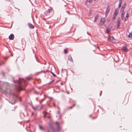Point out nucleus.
Returning <instances> with one entry per match:
<instances>
[{
    "instance_id": "f257e3e1",
    "label": "nucleus",
    "mask_w": 132,
    "mask_h": 132,
    "mask_svg": "<svg viewBox=\"0 0 132 132\" xmlns=\"http://www.w3.org/2000/svg\"><path fill=\"white\" fill-rule=\"evenodd\" d=\"M13 82L14 83H16L17 85L16 86V89L17 92H19L23 90L22 88V83L25 82V81L23 79L19 78L18 80H14Z\"/></svg>"
},
{
    "instance_id": "f03ea898",
    "label": "nucleus",
    "mask_w": 132,
    "mask_h": 132,
    "mask_svg": "<svg viewBox=\"0 0 132 132\" xmlns=\"http://www.w3.org/2000/svg\"><path fill=\"white\" fill-rule=\"evenodd\" d=\"M1 82L0 81V88L3 90L4 93H10V89L9 84L7 83H5L2 86H1Z\"/></svg>"
},
{
    "instance_id": "7ed1b4c3",
    "label": "nucleus",
    "mask_w": 132,
    "mask_h": 132,
    "mask_svg": "<svg viewBox=\"0 0 132 132\" xmlns=\"http://www.w3.org/2000/svg\"><path fill=\"white\" fill-rule=\"evenodd\" d=\"M105 22V19L104 18H102L99 23L98 25L99 26L101 27L103 26Z\"/></svg>"
},
{
    "instance_id": "20e7f679",
    "label": "nucleus",
    "mask_w": 132,
    "mask_h": 132,
    "mask_svg": "<svg viewBox=\"0 0 132 132\" xmlns=\"http://www.w3.org/2000/svg\"><path fill=\"white\" fill-rule=\"evenodd\" d=\"M112 27V26L111 24L109 25L108 27L106 28V33H108V32L111 29Z\"/></svg>"
},
{
    "instance_id": "39448f33",
    "label": "nucleus",
    "mask_w": 132,
    "mask_h": 132,
    "mask_svg": "<svg viewBox=\"0 0 132 132\" xmlns=\"http://www.w3.org/2000/svg\"><path fill=\"white\" fill-rule=\"evenodd\" d=\"M117 23V27H119L120 26V17H118Z\"/></svg>"
},
{
    "instance_id": "423d86ee",
    "label": "nucleus",
    "mask_w": 132,
    "mask_h": 132,
    "mask_svg": "<svg viewBox=\"0 0 132 132\" xmlns=\"http://www.w3.org/2000/svg\"><path fill=\"white\" fill-rule=\"evenodd\" d=\"M126 6L125 4V3L124 4H123V6H122L120 10V12L121 13H125L124 11V9L125 8Z\"/></svg>"
},
{
    "instance_id": "0eeeda50",
    "label": "nucleus",
    "mask_w": 132,
    "mask_h": 132,
    "mask_svg": "<svg viewBox=\"0 0 132 132\" xmlns=\"http://www.w3.org/2000/svg\"><path fill=\"white\" fill-rule=\"evenodd\" d=\"M39 127L40 129L43 132H45V129L43 126L40 125L39 126Z\"/></svg>"
},
{
    "instance_id": "6e6552de",
    "label": "nucleus",
    "mask_w": 132,
    "mask_h": 132,
    "mask_svg": "<svg viewBox=\"0 0 132 132\" xmlns=\"http://www.w3.org/2000/svg\"><path fill=\"white\" fill-rule=\"evenodd\" d=\"M28 26L29 28L31 29H34L35 28L34 26L32 24L30 23H28Z\"/></svg>"
},
{
    "instance_id": "1a4fd4ad",
    "label": "nucleus",
    "mask_w": 132,
    "mask_h": 132,
    "mask_svg": "<svg viewBox=\"0 0 132 132\" xmlns=\"http://www.w3.org/2000/svg\"><path fill=\"white\" fill-rule=\"evenodd\" d=\"M9 39L10 40H13L14 38V35L13 34H11L9 36Z\"/></svg>"
},
{
    "instance_id": "9d476101",
    "label": "nucleus",
    "mask_w": 132,
    "mask_h": 132,
    "mask_svg": "<svg viewBox=\"0 0 132 132\" xmlns=\"http://www.w3.org/2000/svg\"><path fill=\"white\" fill-rule=\"evenodd\" d=\"M49 126L53 132H55V130L51 124H49Z\"/></svg>"
},
{
    "instance_id": "9b49d317",
    "label": "nucleus",
    "mask_w": 132,
    "mask_h": 132,
    "mask_svg": "<svg viewBox=\"0 0 132 132\" xmlns=\"http://www.w3.org/2000/svg\"><path fill=\"white\" fill-rule=\"evenodd\" d=\"M110 9H109V6H108V7L107 8L106 11L105 12V15L106 16L109 13V11Z\"/></svg>"
},
{
    "instance_id": "f8f14e48",
    "label": "nucleus",
    "mask_w": 132,
    "mask_h": 132,
    "mask_svg": "<svg viewBox=\"0 0 132 132\" xmlns=\"http://www.w3.org/2000/svg\"><path fill=\"white\" fill-rule=\"evenodd\" d=\"M118 11L119 10L118 9H116L115 10L114 12L113 15H114V16H117L118 13Z\"/></svg>"
},
{
    "instance_id": "ddd939ff",
    "label": "nucleus",
    "mask_w": 132,
    "mask_h": 132,
    "mask_svg": "<svg viewBox=\"0 0 132 132\" xmlns=\"http://www.w3.org/2000/svg\"><path fill=\"white\" fill-rule=\"evenodd\" d=\"M121 49L125 52H127L128 51V49L125 46L122 47Z\"/></svg>"
},
{
    "instance_id": "4468645a",
    "label": "nucleus",
    "mask_w": 132,
    "mask_h": 132,
    "mask_svg": "<svg viewBox=\"0 0 132 132\" xmlns=\"http://www.w3.org/2000/svg\"><path fill=\"white\" fill-rule=\"evenodd\" d=\"M68 59L71 62H73V61L71 55H69L68 56Z\"/></svg>"
},
{
    "instance_id": "2eb2a0df",
    "label": "nucleus",
    "mask_w": 132,
    "mask_h": 132,
    "mask_svg": "<svg viewBox=\"0 0 132 132\" xmlns=\"http://www.w3.org/2000/svg\"><path fill=\"white\" fill-rule=\"evenodd\" d=\"M122 0H119V3L118 8H119L121 6V4L122 3Z\"/></svg>"
},
{
    "instance_id": "dca6fc26",
    "label": "nucleus",
    "mask_w": 132,
    "mask_h": 132,
    "mask_svg": "<svg viewBox=\"0 0 132 132\" xmlns=\"http://www.w3.org/2000/svg\"><path fill=\"white\" fill-rule=\"evenodd\" d=\"M53 9L52 8H50V9H48L47 12V13H50L53 10Z\"/></svg>"
},
{
    "instance_id": "f3484780",
    "label": "nucleus",
    "mask_w": 132,
    "mask_h": 132,
    "mask_svg": "<svg viewBox=\"0 0 132 132\" xmlns=\"http://www.w3.org/2000/svg\"><path fill=\"white\" fill-rule=\"evenodd\" d=\"M125 13H121V19L122 20H123L124 16Z\"/></svg>"
},
{
    "instance_id": "a211bd4d",
    "label": "nucleus",
    "mask_w": 132,
    "mask_h": 132,
    "mask_svg": "<svg viewBox=\"0 0 132 132\" xmlns=\"http://www.w3.org/2000/svg\"><path fill=\"white\" fill-rule=\"evenodd\" d=\"M98 14H97L95 16V19H94V22H96V20L97 19H98Z\"/></svg>"
},
{
    "instance_id": "6ab92c4d",
    "label": "nucleus",
    "mask_w": 132,
    "mask_h": 132,
    "mask_svg": "<svg viewBox=\"0 0 132 132\" xmlns=\"http://www.w3.org/2000/svg\"><path fill=\"white\" fill-rule=\"evenodd\" d=\"M57 131L58 132H60V128L59 126H57Z\"/></svg>"
},
{
    "instance_id": "aec40b11",
    "label": "nucleus",
    "mask_w": 132,
    "mask_h": 132,
    "mask_svg": "<svg viewBox=\"0 0 132 132\" xmlns=\"http://www.w3.org/2000/svg\"><path fill=\"white\" fill-rule=\"evenodd\" d=\"M43 114H44V118H45V116L46 115V114H47L46 112H45V111H44L43 112Z\"/></svg>"
},
{
    "instance_id": "412c9836",
    "label": "nucleus",
    "mask_w": 132,
    "mask_h": 132,
    "mask_svg": "<svg viewBox=\"0 0 132 132\" xmlns=\"http://www.w3.org/2000/svg\"><path fill=\"white\" fill-rule=\"evenodd\" d=\"M129 13H127L126 15V17L127 18H128L129 16Z\"/></svg>"
},
{
    "instance_id": "4be33fe9",
    "label": "nucleus",
    "mask_w": 132,
    "mask_h": 132,
    "mask_svg": "<svg viewBox=\"0 0 132 132\" xmlns=\"http://www.w3.org/2000/svg\"><path fill=\"white\" fill-rule=\"evenodd\" d=\"M116 17V16H114V15H113V18L112 19V21H113V20H114L115 19Z\"/></svg>"
},
{
    "instance_id": "5701e85b",
    "label": "nucleus",
    "mask_w": 132,
    "mask_h": 132,
    "mask_svg": "<svg viewBox=\"0 0 132 132\" xmlns=\"http://www.w3.org/2000/svg\"><path fill=\"white\" fill-rule=\"evenodd\" d=\"M128 37L129 38H131L132 37V35L131 34H129L128 35Z\"/></svg>"
},
{
    "instance_id": "b1692460",
    "label": "nucleus",
    "mask_w": 132,
    "mask_h": 132,
    "mask_svg": "<svg viewBox=\"0 0 132 132\" xmlns=\"http://www.w3.org/2000/svg\"><path fill=\"white\" fill-rule=\"evenodd\" d=\"M27 79L28 80H30L32 79V78L31 77H27Z\"/></svg>"
},
{
    "instance_id": "393cba45",
    "label": "nucleus",
    "mask_w": 132,
    "mask_h": 132,
    "mask_svg": "<svg viewBox=\"0 0 132 132\" xmlns=\"http://www.w3.org/2000/svg\"><path fill=\"white\" fill-rule=\"evenodd\" d=\"M67 50V49H65L64 50V52L65 54H66L68 52V51H66Z\"/></svg>"
},
{
    "instance_id": "a878e982",
    "label": "nucleus",
    "mask_w": 132,
    "mask_h": 132,
    "mask_svg": "<svg viewBox=\"0 0 132 132\" xmlns=\"http://www.w3.org/2000/svg\"><path fill=\"white\" fill-rule=\"evenodd\" d=\"M51 73H52V74L53 75L54 77H55L56 76V75H55L53 73V72H52L51 71Z\"/></svg>"
},
{
    "instance_id": "bb28decb",
    "label": "nucleus",
    "mask_w": 132,
    "mask_h": 132,
    "mask_svg": "<svg viewBox=\"0 0 132 132\" xmlns=\"http://www.w3.org/2000/svg\"><path fill=\"white\" fill-rule=\"evenodd\" d=\"M111 18L110 17H108V18L107 20L108 21H109L110 20Z\"/></svg>"
},
{
    "instance_id": "cd10ccee",
    "label": "nucleus",
    "mask_w": 132,
    "mask_h": 132,
    "mask_svg": "<svg viewBox=\"0 0 132 132\" xmlns=\"http://www.w3.org/2000/svg\"><path fill=\"white\" fill-rule=\"evenodd\" d=\"M75 105V104H74L72 106H70L69 107V108L70 109H71Z\"/></svg>"
},
{
    "instance_id": "c85d7f7f",
    "label": "nucleus",
    "mask_w": 132,
    "mask_h": 132,
    "mask_svg": "<svg viewBox=\"0 0 132 132\" xmlns=\"http://www.w3.org/2000/svg\"><path fill=\"white\" fill-rule=\"evenodd\" d=\"M54 81V80H52L51 82L49 83V84H51V83L53 82Z\"/></svg>"
},
{
    "instance_id": "c756f323",
    "label": "nucleus",
    "mask_w": 132,
    "mask_h": 132,
    "mask_svg": "<svg viewBox=\"0 0 132 132\" xmlns=\"http://www.w3.org/2000/svg\"><path fill=\"white\" fill-rule=\"evenodd\" d=\"M56 125H57V126H59V122H56Z\"/></svg>"
},
{
    "instance_id": "7c9ffc66",
    "label": "nucleus",
    "mask_w": 132,
    "mask_h": 132,
    "mask_svg": "<svg viewBox=\"0 0 132 132\" xmlns=\"http://www.w3.org/2000/svg\"><path fill=\"white\" fill-rule=\"evenodd\" d=\"M92 0H89V3H91V2H92Z\"/></svg>"
},
{
    "instance_id": "2f4dec72",
    "label": "nucleus",
    "mask_w": 132,
    "mask_h": 132,
    "mask_svg": "<svg viewBox=\"0 0 132 132\" xmlns=\"http://www.w3.org/2000/svg\"><path fill=\"white\" fill-rule=\"evenodd\" d=\"M128 18H127L126 17L125 19V21H126L128 19Z\"/></svg>"
},
{
    "instance_id": "473e14b6",
    "label": "nucleus",
    "mask_w": 132,
    "mask_h": 132,
    "mask_svg": "<svg viewBox=\"0 0 132 132\" xmlns=\"http://www.w3.org/2000/svg\"><path fill=\"white\" fill-rule=\"evenodd\" d=\"M35 94H39V93H38L37 92H36V91H35Z\"/></svg>"
},
{
    "instance_id": "72a5a7b5",
    "label": "nucleus",
    "mask_w": 132,
    "mask_h": 132,
    "mask_svg": "<svg viewBox=\"0 0 132 132\" xmlns=\"http://www.w3.org/2000/svg\"><path fill=\"white\" fill-rule=\"evenodd\" d=\"M33 109H37V108H35L34 107H33Z\"/></svg>"
},
{
    "instance_id": "f704fd0d",
    "label": "nucleus",
    "mask_w": 132,
    "mask_h": 132,
    "mask_svg": "<svg viewBox=\"0 0 132 132\" xmlns=\"http://www.w3.org/2000/svg\"><path fill=\"white\" fill-rule=\"evenodd\" d=\"M102 91H101V93H100V95L101 96V95L102 94Z\"/></svg>"
},
{
    "instance_id": "c9c22d12",
    "label": "nucleus",
    "mask_w": 132,
    "mask_h": 132,
    "mask_svg": "<svg viewBox=\"0 0 132 132\" xmlns=\"http://www.w3.org/2000/svg\"><path fill=\"white\" fill-rule=\"evenodd\" d=\"M8 58V57H6V59H5V60H7V59Z\"/></svg>"
},
{
    "instance_id": "e433bc0d",
    "label": "nucleus",
    "mask_w": 132,
    "mask_h": 132,
    "mask_svg": "<svg viewBox=\"0 0 132 132\" xmlns=\"http://www.w3.org/2000/svg\"><path fill=\"white\" fill-rule=\"evenodd\" d=\"M67 12V13H68L69 14H70V13H69V12L68 11V12Z\"/></svg>"
},
{
    "instance_id": "4c0bfd02",
    "label": "nucleus",
    "mask_w": 132,
    "mask_h": 132,
    "mask_svg": "<svg viewBox=\"0 0 132 132\" xmlns=\"http://www.w3.org/2000/svg\"><path fill=\"white\" fill-rule=\"evenodd\" d=\"M61 71H62L63 72V69H62Z\"/></svg>"
},
{
    "instance_id": "58836bf2",
    "label": "nucleus",
    "mask_w": 132,
    "mask_h": 132,
    "mask_svg": "<svg viewBox=\"0 0 132 132\" xmlns=\"http://www.w3.org/2000/svg\"><path fill=\"white\" fill-rule=\"evenodd\" d=\"M1 63L0 62V66L1 65Z\"/></svg>"
},
{
    "instance_id": "ea45409f",
    "label": "nucleus",
    "mask_w": 132,
    "mask_h": 132,
    "mask_svg": "<svg viewBox=\"0 0 132 132\" xmlns=\"http://www.w3.org/2000/svg\"><path fill=\"white\" fill-rule=\"evenodd\" d=\"M88 1V0H86V2H87V1Z\"/></svg>"
},
{
    "instance_id": "a19ab883",
    "label": "nucleus",
    "mask_w": 132,
    "mask_h": 132,
    "mask_svg": "<svg viewBox=\"0 0 132 132\" xmlns=\"http://www.w3.org/2000/svg\"><path fill=\"white\" fill-rule=\"evenodd\" d=\"M90 116V117H91V115H90V116Z\"/></svg>"
},
{
    "instance_id": "79ce46f5",
    "label": "nucleus",
    "mask_w": 132,
    "mask_h": 132,
    "mask_svg": "<svg viewBox=\"0 0 132 132\" xmlns=\"http://www.w3.org/2000/svg\"><path fill=\"white\" fill-rule=\"evenodd\" d=\"M112 37V38H113V37Z\"/></svg>"
},
{
    "instance_id": "37998d69",
    "label": "nucleus",
    "mask_w": 132,
    "mask_h": 132,
    "mask_svg": "<svg viewBox=\"0 0 132 132\" xmlns=\"http://www.w3.org/2000/svg\"><path fill=\"white\" fill-rule=\"evenodd\" d=\"M36 100H37V98H36Z\"/></svg>"
},
{
    "instance_id": "c03bdc74",
    "label": "nucleus",
    "mask_w": 132,
    "mask_h": 132,
    "mask_svg": "<svg viewBox=\"0 0 132 132\" xmlns=\"http://www.w3.org/2000/svg\"><path fill=\"white\" fill-rule=\"evenodd\" d=\"M41 94H40V95H41Z\"/></svg>"
}]
</instances>
